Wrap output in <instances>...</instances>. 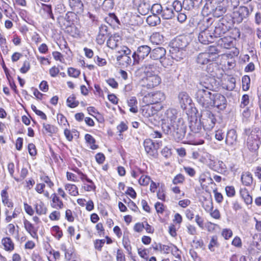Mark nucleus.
Wrapping results in <instances>:
<instances>
[{
  "instance_id": "nucleus-1",
  "label": "nucleus",
  "mask_w": 261,
  "mask_h": 261,
  "mask_svg": "<svg viewBox=\"0 0 261 261\" xmlns=\"http://www.w3.org/2000/svg\"><path fill=\"white\" fill-rule=\"evenodd\" d=\"M162 128L165 134L171 135L176 141L181 140L186 133L187 126L184 119L178 117L175 109H169L162 116Z\"/></svg>"
},
{
  "instance_id": "nucleus-2",
  "label": "nucleus",
  "mask_w": 261,
  "mask_h": 261,
  "mask_svg": "<svg viewBox=\"0 0 261 261\" xmlns=\"http://www.w3.org/2000/svg\"><path fill=\"white\" fill-rule=\"evenodd\" d=\"M213 22V19L210 17L199 23L200 31L198 39L201 43L208 44L214 41L215 38L213 34V27H210L209 26V24H212Z\"/></svg>"
},
{
  "instance_id": "nucleus-3",
  "label": "nucleus",
  "mask_w": 261,
  "mask_h": 261,
  "mask_svg": "<svg viewBox=\"0 0 261 261\" xmlns=\"http://www.w3.org/2000/svg\"><path fill=\"white\" fill-rule=\"evenodd\" d=\"M244 134L248 136L247 145L249 150L255 151L261 143V130L257 127H253L251 129L245 128Z\"/></svg>"
},
{
  "instance_id": "nucleus-4",
  "label": "nucleus",
  "mask_w": 261,
  "mask_h": 261,
  "mask_svg": "<svg viewBox=\"0 0 261 261\" xmlns=\"http://www.w3.org/2000/svg\"><path fill=\"white\" fill-rule=\"evenodd\" d=\"M210 27H213V34L215 38L221 37L224 34L228 32L231 28L232 20L225 16L218 22H216L214 24H209Z\"/></svg>"
},
{
  "instance_id": "nucleus-5",
  "label": "nucleus",
  "mask_w": 261,
  "mask_h": 261,
  "mask_svg": "<svg viewBox=\"0 0 261 261\" xmlns=\"http://www.w3.org/2000/svg\"><path fill=\"white\" fill-rule=\"evenodd\" d=\"M213 93L204 89H198L195 94V98L198 103L204 108L211 107Z\"/></svg>"
},
{
  "instance_id": "nucleus-6",
  "label": "nucleus",
  "mask_w": 261,
  "mask_h": 261,
  "mask_svg": "<svg viewBox=\"0 0 261 261\" xmlns=\"http://www.w3.org/2000/svg\"><path fill=\"white\" fill-rule=\"evenodd\" d=\"M253 9V8L251 5H249L248 7L240 6L237 8L233 13L234 21L237 23H241L244 19H247L249 17Z\"/></svg>"
},
{
  "instance_id": "nucleus-7",
  "label": "nucleus",
  "mask_w": 261,
  "mask_h": 261,
  "mask_svg": "<svg viewBox=\"0 0 261 261\" xmlns=\"http://www.w3.org/2000/svg\"><path fill=\"white\" fill-rule=\"evenodd\" d=\"M162 146V141H153L151 139H147L144 142V146L146 153L153 157L157 156L158 150Z\"/></svg>"
},
{
  "instance_id": "nucleus-8",
  "label": "nucleus",
  "mask_w": 261,
  "mask_h": 261,
  "mask_svg": "<svg viewBox=\"0 0 261 261\" xmlns=\"http://www.w3.org/2000/svg\"><path fill=\"white\" fill-rule=\"evenodd\" d=\"M202 117L203 127L205 129L211 130L215 126L216 119L215 115L210 111H203L201 115Z\"/></svg>"
},
{
  "instance_id": "nucleus-9",
  "label": "nucleus",
  "mask_w": 261,
  "mask_h": 261,
  "mask_svg": "<svg viewBox=\"0 0 261 261\" xmlns=\"http://www.w3.org/2000/svg\"><path fill=\"white\" fill-rule=\"evenodd\" d=\"M150 53V47L147 45H142L138 47L137 51L132 55L134 59L133 64H139L143 61L145 57H147Z\"/></svg>"
},
{
  "instance_id": "nucleus-10",
  "label": "nucleus",
  "mask_w": 261,
  "mask_h": 261,
  "mask_svg": "<svg viewBox=\"0 0 261 261\" xmlns=\"http://www.w3.org/2000/svg\"><path fill=\"white\" fill-rule=\"evenodd\" d=\"M161 82V79L158 74L146 76L140 81V86L147 89H152L158 86Z\"/></svg>"
},
{
  "instance_id": "nucleus-11",
  "label": "nucleus",
  "mask_w": 261,
  "mask_h": 261,
  "mask_svg": "<svg viewBox=\"0 0 261 261\" xmlns=\"http://www.w3.org/2000/svg\"><path fill=\"white\" fill-rule=\"evenodd\" d=\"M166 50L162 47H159L154 48L152 50L150 49V58L154 60H160L162 65L166 66L165 60L166 58Z\"/></svg>"
},
{
  "instance_id": "nucleus-12",
  "label": "nucleus",
  "mask_w": 261,
  "mask_h": 261,
  "mask_svg": "<svg viewBox=\"0 0 261 261\" xmlns=\"http://www.w3.org/2000/svg\"><path fill=\"white\" fill-rule=\"evenodd\" d=\"M213 97L211 107H215L221 110L225 109L227 103V100L224 95L218 93H214Z\"/></svg>"
},
{
  "instance_id": "nucleus-13",
  "label": "nucleus",
  "mask_w": 261,
  "mask_h": 261,
  "mask_svg": "<svg viewBox=\"0 0 261 261\" xmlns=\"http://www.w3.org/2000/svg\"><path fill=\"white\" fill-rule=\"evenodd\" d=\"M144 99L151 104L160 102L165 99V95L163 93L158 91L153 93H149L145 96Z\"/></svg>"
},
{
  "instance_id": "nucleus-14",
  "label": "nucleus",
  "mask_w": 261,
  "mask_h": 261,
  "mask_svg": "<svg viewBox=\"0 0 261 261\" xmlns=\"http://www.w3.org/2000/svg\"><path fill=\"white\" fill-rule=\"evenodd\" d=\"M133 4L139 13L142 15L147 14L150 10V5L145 3L143 0H133Z\"/></svg>"
},
{
  "instance_id": "nucleus-15",
  "label": "nucleus",
  "mask_w": 261,
  "mask_h": 261,
  "mask_svg": "<svg viewBox=\"0 0 261 261\" xmlns=\"http://www.w3.org/2000/svg\"><path fill=\"white\" fill-rule=\"evenodd\" d=\"M202 3V0H184L182 6L185 10L191 11L200 7Z\"/></svg>"
},
{
  "instance_id": "nucleus-16",
  "label": "nucleus",
  "mask_w": 261,
  "mask_h": 261,
  "mask_svg": "<svg viewBox=\"0 0 261 261\" xmlns=\"http://www.w3.org/2000/svg\"><path fill=\"white\" fill-rule=\"evenodd\" d=\"M110 33L108 27L105 24H101L99 27V32L96 37V42L98 44H103L106 40V37Z\"/></svg>"
},
{
  "instance_id": "nucleus-17",
  "label": "nucleus",
  "mask_w": 261,
  "mask_h": 261,
  "mask_svg": "<svg viewBox=\"0 0 261 261\" xmlns=\"http://www.w3.org/2000/svg\"><path fill=\"white\" fill-rule=\"evenodd\" d=\"M143 20L141 17L137 14L132 15V25H134L135 28H132L134 31H137L138 35L143 34L140 29V25L142 24Z\"/></svg>"
},
{
  "instance_id": "nucleus-18",
  "label": "nucleus",
  "mask_w": 261,
  "mask_h": 261,
  "mask_svg": "<svg viewBox=\"0 0 261 261\" xmlns=\"http://www.w3.org/2000/svg\"><path fill=\"white\" fill-rule=\"evenodd\" d=\"M215 60H216V59L211 58V56H210V55L207 53H200L196 58V62L197 64L200 65L207 64L209 62H213Z\"/></svg>"
},
{
  "instance_id": "nucleus-19",
  "label": "nucleus",
  "mask_w": 261,
  "mask_h": 261,
  "mask_svg": "<svg viewBox=\"0 0 261 261\" xmlns=\"http://www.w3.org/2000/svg\"><path fill=\"white\" fill-rule=\"evenodd\" d=\"M178 100L181 108L182 109H186L187 106L190 105L192 102V100L189 95L185 92L179 93L178 95Z\"/></svg>"
},
{
  "instance_id": "nucleus-20",
  "label": "nucleus",
  "mask_w": 261,
  "mask_h": 261,
  "mask_svg": "<svg viewBox=\"0 0 261 261\" xmlns=\"http://www.w3.org/2000/svg\"><path fill=\"white\" fill-rule=\"evenodd\" d=\"M24 227L27 232L35 239L38 238L37 228L26 219L23 220Z\"/></svg>"
},
{
  "instance_id": "nucleus-21",
  "label": "nucleus",
  "mask_w": 261,
  "mask_h": 261,
  "mask_svg": "<svg viewBox=\"0 0 261 261\" xmlns=\"http://www.w3.org/2000/svg\"><path fill=\"white\" fill-rule=\"evenodd\" d=\"M161 16L163 19H170L175 16V12L171 6L164 5Z\"/></svg>"
},
{
  "instance_id": "nucleus-22",
  "label": "nucleus",
  "mask_w": 261,
  "mask_h": 261,
  "mask_svg": "<svg viewBox=\"0 0 261 261\" xmlns=\"http://www.w3.org/2000/svg\"><path fill=\"white\" fill-rule=\"evenodd\" d=\"M237 135L234 129L229 130L226 135L225 143L228 145H233L237 143Z\"/></svg>"
},
{
  "instance_id": "nucleus-23",
  "label": "nucleus",
  "mask_w": 261,
  "mask_h": 261,
  "mask_svg": "<svg viewBox=\"0 0 261 261\" xmlns=\"http://www.w3.org/2000/svg\"><path fill=\"white\" fill-rule=\"evenodd\" d=\"M121 37L118 34H114L109 37L107 41V45L112 49H115L118 45Z\"/></svg>"
},
{
  "instance_id": "nucleus-24",
  "label": "nucleus",
  "mask_w": 261,
  "mask_h": 261,
  "mask_svg": "<svg viewBox=\"0 0 261 261\" xmlns=\"http://www.w3.org/2000/svg\"><path fill=\"white\" fill-rule=\"evenodd\" d=\"M69 5L72 9L77 13L83 11V4L82 0H69Z\"/></svg>"
},
{
  "instance_id": "nucleus-25",
  "label": "nucleus",
  "mask_w": 261,
  "mask_h": 261,
  "mask_svg": "<svg viewBox=\"0 0 261 261\" xmlns=\"http://www.w3.org/2000/svg\"><path fill=\"white\" fill-rule=\"evenodd\" d=\"M146 76L153 75L157 74L158 67L156 64H148L143 67Z\"/></svg>"
},
{
  "instance_id": "nucleus-26",
  "label": "nucleus",
  "mask_w": 261,
  "mask_h": 261,
  "mask_svg": "<svg viewBox=\"0 0 261 261\" xmlns=\"http://www.w3.org/2000/svg\"><path fill=\"white\" fill-rule=\"evenodd\" d=\"M188 44V42L187 39L184 36H180L176 38L172 43V45H175V47H177L180 49H184Z\"/></svg>"
},
{
  "instance_id": "nucleus-27",
  "label": "nucleus",
  "mask_w": 261,
  "mask_h": 261,
  "mask_svg": "<svg viewBox=\"0 0 261 261\" xmlns=\"http://www.w3.org/2000/svg\"><path fill=\"white\" fill-rule=\"evenodd\" d=\"M202 126L200 120L197 119H195V120H191L190 122V129L194 133H199L202 129Z\"/></svg>"
},
{
  "instance_id": "nucleus-28",
  "label": "nucleus",
  "mask_w": 261,
  "mask_h": 261,
  "mask_svg": "<svg viewBox=\"0 0 261 261\" xmlns=\"http://www.w3.org/2000/svg\"><path fill=\"white\" fill-rule=\"evenodd\" d=\"M118 53L120 55L117 56V60L123 59L124 60H125L126 63L127 64H128L129 57L128 55L130 54V50L128 47L126 46H123V48L120 50L118 51Z\"/></svg>"
},
{
  "instance_id": "nucleus-29",
  "label": "nucleus",
  "mask_w": 261,
  "mask_h": 261,
  "mask_svg": "<svg viewBox=\"0 0 261 261\" xmlns=\"http://www.w3.org/2000/svg\"><path fill=\"white\" fill-rule=\"evenodd\" d=\"M142 113L144 117L148 118L149 120L151 121H152L154 115L156 113L155 111L153 109V107L149 106L144 107Z\"/></svg>"
},
{
  "instance_id": "nucleus-30",
  "label": "nucleus",
  "mask_w": 261,
  "mask_h": 261,
  "mask_svg": "<svg viewBox=\"0 0 261 261\" xmlns=\"http://www.w3.org/2000/svg\"><path fill=\"white\" fill-rule=\"evenodd\" d=\"M150 41L153 44L160 45L164 42V37L160 33L155 32L150 36Z\"/></svg>"
},
{
  "instance_id": "nucleus-31",
  "label": "nucleus",
  "mask_w": 261,
  "mask_h": 261,
  "mask_svg": "<svg viewBox=\"0 0 261 261\" xmlns=\"http://www.w3.org/2000/svg\"><path fill=\"white\" fill-rule=\"evenodd\" d=\"M50 198L52 199L53 203H51L52 207L56 209H62L64 207L63 202L57 196L56 194L54 193L51 195Z\"/></svg>"
},
{
  "instance_id": "nucleus-32",
  "label": "nucleus",
  "mask_w": 261,
  "mask_h": 261,
  "mask_svg": "<svg viewBox=\"0 0 261 261\" xmlns=\"http://www.w3.org/2000/svg\"><path fill=\"white\" fill-rule=\"evenodd\" d=\"M243 184L246 186H250L253 182L252 174L249 172L243 173L241 176Z\"/></svg>"
},
{
  "instance_id": "nucleus-33",
  "label": "nucleus",
  "mask_w": 261,
  "mask_h": 261,
  "mask_svg": "<svg viewBox=\"0 0 261 261\" xmlns=\"http://www.w3.org/2000/svg\"><path fill=\"white\" fill-rule=\"evenodd\" d=\"M146 22L149 25L154 27L160 23V17L158 15L152 14L147 17Z\"/></svg>"
},
{
  "instance_id": "nucleus-34",
  "label": "nucleus",
  "mask_w": 261,
  "mask_h": 261,
  "mask_svg": "<svg viewBox=\"0 0 261 261\" xmlns=\"http://www.w3.org/2000/svg\"><path fill=\"white\" fill-rule=\"evenodd\" d=\"M35 208L36 213L39 215H45L47 211V207L42 201L36 203L35 205Z\"/></svg>"
},
{
  "instance_id": "nucleus-35",
  "label": "nucleus",
  "mask_w": 261,
  "mask_h": 261,
  "mask_svg": "<svg viewBox=\"0 0 261 261\" xmlns=\"http://www.w3.org/2000/svg\"><path fill=\"white\" fill-rule=\"evenodd\" d=\"M2 243L6 250L11 251L14 249V243L10 238L7 237L3 239Z\"/></svg>"
},
{
  "instance_id": "nucleus-36",
  "label": "nucleus",
  "mask_w": 261,
  "mask_h": 261,
  "mask_svg": "<svg viewBox=\"0 0 261 261\" xmlns=\"http://www.w3.org/2000/svg\"><path fill=\"white\" fill-rule=\"evenodd\" d=\"M207 81H201L200 83V86L198 87V89H204L205 90H207L209 91L212 90L214 88L212 84V81H214V79L212 78H210L206 80Z\"/></svg>"
},
{
  "instance_id": "nucleus-37",
  "label": "nucleus",
  "mask_w": 261,
  "mask_h": 261,
  "mask_svg": "<svg viewBox=\"0 0 261 261\" xmlns=\"http://www.w3.org/2000/svg\"><path fill=\"white\" fill-rule=\"evenodd\" d=\"M218 44L224 48H228L232 44L231 38L230 37L221 38L218 40Z\"/></svg>"
},
{
  "instance_id": "nucleus-38",
  "label": "nucleus",
  "mask_w": 261,
  "mask_h": 261,
  "mask_svg": "<svg viewBox=\"0 0 261 261\" xmlns=\"http://www.w3.org/2000/svg\"><path fill=\"white\" fill-rule=\"evenodd\" d=\"M105 19L106 22L110 25H115V23L118 24H120L119 19L114 13H110L109 16L106 17Z\"/></svg>"
},
{
  "instance_id": "nucleus-39",
  "label": "nucleus",
  "mask_w": 261,
  "mask_h": 261,
  "mask_svg": "<svg viewBox=\"0 0 261 261\" xmlns=\"http://www.w3.org/2000/svg\"><path fill=\"white\" fill-rule=\"evenodd\" d=\"M226 9L223 6H218L215 9L213 10V15L215 17H219L223 15L226 12Z\"/></svg>"
},
{
  "instance_id": "nucleus-40",
  "label": "nucleus",
  "mask_w": 261,
  "mask_h": 261,
  "mask_svg": "<svg viewBox=\"0 0 261 261\" xmlns=\"http://www.w3.org/2000/svg\"><path fill=\"white\" fill-rule=\"evenodd\" d=\"M135 80L139 83L140 85V81L146 76L143 67L139 68L135 72Z\"/></svg>"
},
{
  "instance_id": "nucleus-41",
  "label": "nucleus",
  "mask_w": 261,
  "mask_h": 261,
  "mask_svg": "<svg viewBox=\"0 0 261 261\" xmlns=\"http://www.w3.org/2000/svg\"><path fill=\"white\" fill-rule=\"evenodd\" d=\"M85 139L86 142L89 144L91 149L94 150L98 148V145H96L95 139L90 134H87L85 136Z\"/></svg>"
},
{
  "instance_id": "nucleus-42",
  "label": "nucleus",
  "mask_w": 261,
  "mask_h": 261,
  "mask_svg": "<svg viewBox=\"0 0 261 261\" xmlns=\"http://www.w3.org/2000/svg\"><path fill=\"white\" fill-rule=\"evenodd\" d=\"M240 194L242 198L244 199L245 202L247 204H250L252 203V197L249 194L248 191L246 189L241 190L240 191Z\"/></svg>"
},
{
  "instance_id": "nucleus-43",
  "label": "nucleus",
  "mask_w": 261,
  "mask_h": 261,
  "mask_svg": "<svg viewBox=\"0 0 261 261\" xmlns=\"http://www.w3.org/2000/svg\"><path fill=\"white\" fill-rule=\"evenodd\" d=\"M43 127L46 131V133H48L50 136L53 134L57 133L58 130L57 127L49 124L43 123Z\"/></svg>"
},
{
  "instance_id": "nucleus-44",
  "label": "nucleus",
  "mask_w": 261,
  "mask_h": 261,
  "mask_svg": "<svg viewBox=\"0 0 261 261\" xmlns=\"http://www.w3.org/2000/svg\"><path fill=\"white\" fill-rule=\"evenodd\" d=\"M217 69V66L216 63H212L207 66L206 71L211 76L215 77L217 75L216 71Z\"/></svg>"
},
{
  "instance_id": "nucleus-45",
  "label": "nucleus",
  "mask_w": 261,
  "mask_h": 261,
  "mask_svg": "<svg viewBox=\"0 0 261 261\" xmlns=\"http://www.w3.org/2000/svg\"><path fill=\"white\" fill-rule=\"evenodd\" d=\"M65 189L68 191L69 194L72 196H75L79 195L77 187L72 184H66L65 185Z\"/></svg>"
},
{
  "instance_id": "nucleus-46",
  "label": "nucleus",
  "mask_w": 261,
  "mask_h": 261,
  "mask_svg": "<svg viewBox=\"0 0 261 261\" xmlns=\"http://www.w3.org/2000/svg\"><path fill=\"white\" fill-rule=\"evenodd\" d=\"M75 98V96L74 94L71 95L67 98V104L69 107L74 108L79 105V102L76 100Z\"/></svg>"
},
{
  "instance_id": "nucleus-47",
  "label": "nucleus",
  "mask_w": 261,
  "mask_h": 261,
  "mask_svg": "<svg viewBox=\"0 0 261 261\" xmlns=\"http://www.w3.org/2000/svg\"><path fill=\"white\" fill-rule=\"evenodd\" d=\"M184 49H181L179 52H175L173 49H170V52L172 58L177 61H179L183 58L184 55Z\"/></svg>"
},
{
  "instance_id": "nucleus-48",
  "label": "nucleus",
  "mask_w": 261,
  "mask_h": 261,
  "mask_svg": "<svg viewBox=\"0 0 261 261\" xmlns=\"http://www.w3.org/2000/svg\"><path fill=\"white\" fill-rule=\"evenodd\" d=\"M129 232L128 230L126 229L124 231V236L123 238V244L124 247L129 251V249H130V242L129 239Z\"/></svg>"
},
{
  "instance_id": "nucleus-49",
  "label": "nucleus",
  "mask_w": 261,
  "mask_h": 261,
  "mask_svg": "<svg viewBox=\"0 0 261 261\" xmlns=\"http://www.w3.org/2000/svg\"><path fill=\"white\" fill-rule=\"evenodd\" d=\"M163 6L161 4L156 3L153 4L151 8V12L152 14L156 15H161L162 11H163Z\"/></svg>"
},
{
  "instance_id": "nucleus-50",
  "label": "nucleus",
  "mask_w": 261,
  "mask_h": 261,
  "mask_svg": "<svg viewBox=\"0 0 261 261\" xmlns=\"http://www.w3.org/2000/svg\"><path fill=\"white\" fill-rule=\"evenodd\" d=\"M171 6L173 8V10L177 13L182 11V3L178 0L174 1Z\"/></svg>"
},
{
  "instance_id": "nucleus-51",
  "label": "nucleus",
  "mask_w": 261,
  "mask_h": 261,
  "mask_svg": "<svg viewBox=\"0 0 261 261\" xmlns=\"http://www.w3.org/2000/svg\"><path fill=\"white\" fill-rule=\"evenodd\" d=\"M250 83V77L248 75H245L242 77V87L245 91L248 90L249 88Z\"/></svg>"
},
{
  "instance_id": "nucleus-52",
  "label": "nucleus",
  "mask_w": 261,
  "mask_h": 261,
  "mask_svg": "<svg viewBox=\"0 0 261 261\" xmlns=\"http://www.w3.org/2000/svg\"><path fill=\"white\" fill-rule=\"evenodd\" d=\"M151 179L150 177L144 175H142L139 179V184L144 186L148 185Z\"/></svg>"
},
{
  "instance_id": "nucleus-53",
  "label": "nucleus",
  "mask_w": 261,
  "mask_h": 261,
  "mask_svg": "<svg viewBox=\"0 0 261 261\" xmlns=\"http://www.w3.org/2000/svg\"><path fill=\"white\" fill-rule=\"evenodd\" d=\"M185 180V177L181 174H178L173 179L172 182L174 185L182 184Z\"/></svg>"
},
{
  "instance_id": "nucleus-54",
  "label": "nucleus",
  "mask_w": 261,
  "mask_h": 261,
  "mask_svg": "<svg viewBox=\"0 0 261 261\" xmlns=\"http://www.w3.org/2000/svg\"><path fill=\"white\" fill-rule=\"evenodd\" d=\"M68 73L70 76L77 77L80 74V71L74 68H69L68 69Z\"/></svg>"
},
{
  "instance_id": "nucleus-55",
  "label": "nucleus",
  "mask_w": 261,
  "mask_h": 261,
  "mask_svg": "<svg viewBox=\"0 0 261 261\" xmlns=\"http://www.w3.org/2000/svg\"><path fill=\"white\" fill-rule=\"evenodd\" d=\"M42 10L47 13V16L54 19L50 5H43L42 6Z\"/></svg>"
},
{
  "instance_id": "nucleus-56",
  "label": "nucleus",
  "mask_w": 261,
  "mask_h": 261,
  "mask_svg": "<svg viewBox=\"0 0 261 261\" xmlns=\"http://www.w3.org/2000/svg\"><path fill=\"white\" fill-rule=\"evenodd\" d=\"M202 206L207 212H211L213 208V203L210 200H205L203 202Z\"/></svg>"
},
{
  "instance_id": "nucleus-57",
  "label": "nucleus",
  "mask_w": 261,
  "mask_h": 261,
  "mask_svg": "<svg viewBox=\"0 0 261 261\" xmlns=\"http://www.w3.org/2000/svg\"><path fill=\"white\" fill-rule=\"evenodd\" d=\"M28 173V171L27 168H23L20 172V177L17 178L15 177H13L14 179L17 182L20 181L22 180L27 175Z\"/></svg>"
},
{
  "instance_id": "nucleus-58",
  "label": "nucleus",
  "mask_w": 261,
  "mask_h": 261,
  "mask_svg": "<svg viewBox=\"0 0 261 261\" xmlns=\"http://www.w3.org/2000/svg\"><path fill=\"white\" fill-rule=\"evenodd\" d=\"M217 245V237L216 236H213L208 246V249L211 251H214V247Z\"/></svg>"
},
{
  "instance_id": "nucleus-59",
  "label": "nucleus",
  "mask_w": 261,
  "mask_h": 261,
  "mask_svg": "<svg viewBox=\"0 0 261 261\" xmlns=\"http://www.w3.org/2000/svg\"><path fill=\"white\" fill-rule=\"evenodd\" d=\"M105 243V240L104 239L96 240L94 242L95 248L98 250V251H100Z\"/></svg>"
},
{
  "instance_id": "nucleus-60",
  "label": "nucleus",
  "mask_w": 261,
  "mask_h": 261,
  "mask_svg": "<svg viewBox=\"0 0 261 261\" xmlns=\"http://www.w3.org/2000/svg\"><path fill=\"white\" fill-rule=\"evenodd\" d=\"M53 231L55 232V237L59 240L63 236L62 231L58 226H54L53 227Z\"/></svg>"
},
{
  "instance_id": "nucleus-61",
  "label": "nucleus",
  "mask_w": 261,
  "mask_h": 261,
  "mask_svg": "<svg viewBox=\"0 0 261 261\" xmlns=\"http://www.w3.org/2000/svg\"><path fill=\"white\" fill-rule=\"evenodd\" d=\"M49 218L53 221L59 220L60 218V213L59 211H55L49 215Z\"/></svg>"
},
{
  "instance_id": "nucleus-62",
  "label": "nucleus",
  "mask_w": 261,
  "mask_h": 261,
  "mask_svg": "<svg viewBox=\"0 0 261 261\" xmlns=\"http://www.w3.org/2000/svg\"><path fill=\"white\" fill-rule=\"evenodd\" d=\"M249 103V97L247 94H244L242 98V101L241 103V107L244 108L247 106Z\"/></svg>"
},
{
  "instance_id": "nucleus-63",
  "label": "nucleus",
  "mask_w": 261,
  "mask_h": 261,
  "mask_svg": "<svg viewBox=\"0 0 261 261\" xmlns=\"http://www.w3.org/2000/svg\"><path fill=\"white\" fill-rule=\"evenodd\" d=\"M177 13V20L180 23L185 22L187 18V16L185 12L181 11Z\"/></svg>"
},
{
  "instance_id": "nucleus-64",
  "label": "nucleus",
  "mask_w": 261,
  "mask_h": 261,
  "mask_svg": "<svg viewBox=\"0 0 261 261\" xmlns=\"http://www.w3.org/2000/svg\"><path fill=\"white\" fill-rule=\"evenodd\" d=\"M114 4L111 0H105L103 2V8L106 10L111 9L113 8Z\"/></svg>"
}]
</instances>
